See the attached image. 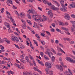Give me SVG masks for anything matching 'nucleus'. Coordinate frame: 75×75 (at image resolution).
Instances as JSON below:
<instances>
[{"mask_svg":"<svg viewBox=\"0 0 75 75\" xmlns=\"http://www.w3.org/2000/svg\"><path fill=\"white\" fill-rule=\"evenodd\" d=\"M43 19L42 18H39V19H37V18H34V20H35L37 22H39V21H41V22H44V21H46L47 20V18H46V17L44 15L42 16Z\"/></svg>","mask_w":75,"mask_h":75,"instance_id":"obj_1","label":"nucleus"},{"mask_svg":"<svg viewBox=\"0 0 75 75\" xmlns=\"http://www.w3.org/2000/svg\"><path fill=\"white\" fill-rule=\"evenodd\" d=\"M61 5L62 7L60 8V10L62 11H63V12L67 11V9H66L67 8V7H66L63 4H62Z\"/></svg>","mask_w":75,"mask_h":75,"instance_id":"obj_2","label":"nucleus"},{"mask_svg":"<svg viewBox=\"0 0 75 75\" xmlns=\"http://www.w3.org/2000/svg\"><path fill=\"white\" fill-rule=\"evenodd\" d=\"M46 74H50V75H53V71H50L49 70V69L48 68H46Z\"/></svg>","mask_w":75,"mask_h":75,"instance_id":"obj_3","label":"nucleus"},{"mask_svg":"<svg viewBox=\"0 0 75 75\" xmlns=\"http://www.w3.org/2000/svg\"><path fill=\"white\" fill-rule=\"evenodd\" d=\"M66 59L67 61L70 62H72L74 64H75V60L73 59H71V58L69 57H67L66 58Z\"/></svg>","mask_w":75,"mask_h":75,"instance_id":"obj_4","label":"nucleus"},{"mask_svg":"<svg viewBox=\"0 0 75 75\" xmlns=\"http://www.w3.org/2000/svg\"><path fill=\"white\" fill-rule=\"evenodd\" d=\"M68 71H66L64 72V74L66 75H73L72 74V72L70 70V69H68Z\"/></svg>","mask_w":75,"mask_h":75,"instance_id":"obj_5","label":"nucleus"},{"mask_svg":"<svg viewBox=\"0 0 75 75\" xmlns=\"http://www.w3.org/2000/svg\"><path fill=\"white\" fill-rule=\"evenodd\" d=\"M45 66L47 67V68H51V64L50 63L46 62L45 63Z\"/></svg>","mask_w":75,"mask_h":75,"instance_id":"obj_6","label":"nucleus"},{"mask_svg":"<svg viewBox=\"0 0 75 75\" xmlns=\"http://www.w3.org/2000/svg\"><path fill=\"white\" fill-rule=\"evenodd\" d=\"M65 16H64V18L66 20H70V16H69V14H68L67 13H65L64 14Z\"/></svg>","mask_w":75,"mask_h":75,"instance_id":"obj_7","label":"nucleus"},{"mask_svg":"<svg viewBox=\"0 0 75 75\" xmlns=\"http://www.w3.org/2000/svg\"><path fill=\"white\" fill-rule=\"evenodd\" d=\"M56 68L58 69H60V71H63V68L62 67V66L61 65H60V67L58 65H57L56 66Z\"/></svg>","mask_w":75,"mask_h":75,"instance_id":"obj_8","label":"nucleus"},{"mask_svg":"<svg viewBox=\"0 0 75 75\" xmlns=\"http://www.w3.org/2000/svg\"><path fill=\"white\" fill-rule=\"evenodd\" d=\"M57 50L58 51H59V50L60 51L62 52V53H64L65 54V52L62 50V49L61 48L59 47L58 46H57Z\"/></svg>","mask_w":75,"mask_h":75,"instance_id":"obj_9","label":"nucleus"},{"mask_svg":"<svg viewBox=\"0 0 75 75\" xmlns=\"http://www.w3.org/2000/svg\"><path fill=\"white\" fill-rule=\"evenodd\" d=\"M7 2H8V3L7 4L8 5V6H11L10 5V4L9 3L11 4H12V5H13V2H12V1H11V0H7Z\"/></svg>","mask_w":75,"mask_h":75,"instance_id":"obj_10","label":"nucleus"},{"mask_svg":"<svg viewBox=\"0 0 75 75\" xmlns=\"http://www.w3.org/2000/svg\"><path fill=\"white\" fill-rule=\"evenodd\" d=\"M51 9H52L53 10H56L58 11V10H59V8H55L54 7H51Z\"/></svg>","mask_w":75,"mask_h":75,"instance_id":"obj_11","label":"nucleus"},{"mask_svg":"<svg viewBox=\"0 0 75 75\" xmlns=\"http://www.w3.org/2000/svg\"><path fill=\"white\" fill-rule=\"evenodd\" d=\"M52 1L53 2H54V3H55V4H57L58 7H59V6H60V4H59V3H58L57 1L54 0H52Z\"/></svg>","mask_w":75,"mask_h":75,"instance_id":"obj_12","label":"nucleus"},{"mask_svg":"<svg viewBox=\"0 0 75 75\" xmlns=\"http://www.w3.org/2000/svg\"><path fill=\"white\" fill-rule=\"evenodd\" d=\"M61 28L62 29V30H65V31H67V32H68V31H69V30L68 29L66 28L62 27Z\"/></svg>","mask_w":75,"mask_h":75,"instance_id":"obj_13","label":"nucleus"},{"mask_svg":"<svg viewBox=\"0 0 75 75\" xmlns=\"http://www.w3.org/2000/svg\"><path fill=\"white\" fill-rule=\"evenodd\" d=\"M51 61L52 62H55V57L54 56H52L51 58Z\"/></svg>","mask_w":75,"mask_h":75,"instance_id":"obj_14","label":"nucleus"},{"mask_svg":"<svg viewBox=\"0 0 75 75\" xmlns=\"http://www.w3.org/2000/svg\"><path fill=\"white\" fill-rule=\"evenodd\" d=\"M14 39L16 42H18V41H19V39H18V38L17 37H14Z\"/></svg>","mask_w":75,"mask_h":75,"instance_id":"obj_15","label":"nucleus"},{"mask_svg":"<svg viewBox=\"0 0 75 75\" xmlns=\"http://www.w3.org/2000/svg\"><path fill=\"white\" fill-rule=\"evenodd\" d=\"M59 25H62V26H64L65 25V24L62 22H59Z\"/></svg>","mask_w":75,"mask_h":75,"instance_id":"obj_16","label":"nucleus"},{"mask_svg":"<svg viewBox=\"0 0 75 75\" xmlns=\"http://www.w3.org/2000/svg\"><path fill=\"white\" fill-rule=\"evenodd\" d=\"M27 13H28H28H32V14H33L34 13V11H32V10L29 9L28 11H27Z\"/></svg>","mask_w":75,"mask_h":75,"instance_id":"obj_17","label":"nucleus"},{"mask_svg":"<svg viewBox=\"0 0 75 75\" xmlns=\"http://www.w3.org/2000/svg\"><path fill=\"white\" fill-rule=\"evenodd\" d=\"M26 21L27 23H28V24H29V25H32L31 22V21H30L29 20H27Z\"/></svg>","mask_w":75,"mask_h":75,"instance_id":"obj_18","label":"nucleus"},{"mask_svg":"<svg viewBox=\"0 0 75 75\" xmlns=\"http://www.w3.org/2000/svg\"><path fill=\"white\" fill-rule=\"evenodd\" d=\"M56 30L57 31V32H60V33L61 34H64V33H61V30L58 29V28H57Z\"/></svg>","mask_w":75,"mask_h":75,"instance_id":"obj_19","label":"nucleus"},{"mask_svg":"<svg viewBox=\"0 0 75 75\" xmlns=\"http://www.w3.org/2000/svg\"><path fill=\"white\" fill-rule=\"evenodd\" d=\"M39 41L40 42L42 43V44L43 45H45V43L44 42V41H42L41 40H40Z\"/></svg>","mask_w":75,"mask_h":75,"instance_id":"obj_20","label":"nucleus"},{"mask_svg":"<svg viewBox=\"0 0 75 75\" xmlns=\"http://www.w3.org/2000/svg\"><path fill=\"white\" fill-rule=\"evenodd\" d=\"M22 27L23 29H26V24H24L22 26Z\"/></svg>","mask_w":75,"mask_h":75,"instance_id":"obj_21","label":"nucleus"},{"mask_svg":"<svg viewBox=\"0 0 75 75\" xmlns=\"http://www.w3.org/2000/svg\"><path fill=\"white\" fill-rule=\"evenodd\" d=\"M14 65L16 66V67H18V68H20V69H21V68L20 67V65H19L18 64H14Z\"/></svg>","mask_w":75,"mask_h":75,"instance_id":"obj_22","label":"nucleus"},{"mask_svg":"<svg viewBox=\"0 0 75 75\" xmlns=\"http://www.w3.org/2000/svg\"><path fill=\"white\" fill-rule=\"evenodd\" d=\"M49 17L50 18H52V17H53V16H54V14H53V13H52L50 14Z\"/></svg>","mask_w":75,"mask_h":75,"instance_id":"obj_23","label":"nucleus"},{"mask_svg":"<svg viewBox=\"0 0 75 75\" xmlns=\"http://www.w3.org/2000/svg\"><path fill=\"white\" fill-rule=\"evenodd\" d=\"M43 32H45L46 33H47V34H48L49 35H50V36H51V34H50V33L49 32L47 31H44L42 30Z\"/></svg>","mask_w":75,"mask_h":75,"instance_id":"obj_24","label":"nucleus"},{"mask_svg":"<svg viewBox=\"0 0 75 75\" xmlns=\"http://www.w3.org/2000/svg\"><path fill=\"white\" fill-rule=\"evenodd\" d=\"M20 47L21 48V49H24V48H25L24 45L21 44L20 45Z\"/></svg>","mask_w":75,"mask_h":75,"instance_id":"obj_25","label":"nucleus"},{"mask_svg":"<svg viewBox=\"0 0 75 75\" xmlns=\"http://www.w3.org/2000/svg\"><path fill=\"white\" fill-rule=\"evenodd\" d=\"M44 57L45 58V59H47V60H49V59H50L49 58H48L46 55H44Z\"/></svg>","mask_w":75,"mask_h":75,"instance_id":"obj_26","label":"nucleus"},{"mask_svg":"<svg viewBox=\"0 0 75 75\" xmlns=\"http://www.w3.org/2000/svg\"><path fill=\"white\" fill-rule=\"evenodd\" d=\"M44 33H45V32H44V33H42L40 34L41 36H42V37H45L46 36L45 35V34Z\"/></svg>","mask_w":75,"mask_h":75,"instance_id":"obj_27","label":"nucleus"},{"mask_svg":"<svg viewBox=\"0 0 75 75\" xmlns=\"http://www.w3.org/2000/svg\"><path fill=\"white\" fill-rule=\"evenodd\" d=\"M5 26L6 27H7V28H8L9 29H10V25H9V24H8V23H7V24H6Z\"/></svg>","mask_w":75,"mask_h":75,"instance_id":"obj_28","label":"nucleus"},{"mask_svg":"<svg viewBox=\"0 0 75 75\" xmlns=\"http://www.w3.org/2000/svg\"><path fill=\"white\" fill-rule=\"evenodd\" d=\"M25 60L27 62H29V59L28 58V57L26 56L25 57Z\"/></svg>","mask_w":75,"mask_h":75,"instance_id":"obj_29","label":"nucleus"},{"mask_svg":"<svg viewBox=\"0 0 75 75\" xmlns=\"http://www.w3.org/2000/svg\"><path fill=\"white\" fill-rule=\"evenodd\" d=\"M4 8H3L1 9V13H3V12H4Z\"/></svg>","mask_w":75,"mask_h":75,"instance_id":"obj_30","label":"nucleus"},{"mask_svg":"<svg viewBox=\"0 0 75 75\" xmlns=\"http://www.w3.org/2000/svg\"><path fill=\"white\" fill-rule=\"evenodd\" d=\"M39 64L41 65H42V66H44V63L42 61H41L40 62H39Z\"/></svg>","mask_w":75,"mask_h":75,"instance_id":"obj_31","label":"nucleus"},{"mask_svg":"<svg viewBox=\"0 0 75 75\" xmlns=\"http://www.w3.org/2000/svg\"><path fill=\"white\" fill-rule=\"evenodd\" d=\"M20 61L21 62H23V63H24V64H25L26 63V62L25 60H24L23 59H20Z\"/></svg>","mask_w":75,"mask_h":75,"instance_id":"obj_32","label":"nucleus"},{"mask_svg":"<svg viewBox=\"0 0 75 75\" xmlns=\"http://www.w3.org/2000/svg\"><path fill=\"white\" fill-rule=\"evenodd\" d=\"M47 4L48 6H50L52 5V4H51V3L50 2H47Z\"/></svg>","mask_w":75,"mask_h":75,"instance_id":"obj_33","label":"nucleus"},{"mask_svg":"<svg viewBox=\"0 0 75 75\" xmlns=\"http://www.w3.org/2000/svg\"><path fill=\"white\" fill-rule=\"evenodd\" d=\"M71 32H72L73 33L74 32V31H75V30L74 29V28H73L72 27H71Z\"/></svg>","mask_w":75,"mask_h":75,"instance_id":"obj_34","label":"nucleus"},{"mask_svg":"<svg viewBox=\"0 0 75 75\" xmlns=\"http://www.w3.org/2000/svg\"><path fill=\"white\" fill-rule=\"evenodd\" d=\"M52 11L51 10H50L49 11L48 13V15H50V14H51V13H52Z\"/></svg>","mask_w":75,"mask_h":75,"instance_id":"obj_35","label":"nucleus"},{"mask_svg":"<svg viewBox=\"0 0 75 75\" xmlns=\"http://www.w3.org/2000/svg\"><path fill=\"white\" fill-rule=\"evenodd\" d=\"M70 6H71L72 8H74V4H70Z\"/></svg>","mask_w":75,"mask_h":75,"instance_id":"obj_36","label":"nucleus"},{"mask_svg":"<svg viewBox=\"0 0 75 75\" xmlns=\"http://www.w3.org/2000/svg\"><path fill=\"white\" fill-rule=\"evenodd\" d=\"M26 27H27V28L29 29V30H30V31H32V29L30 27H29V26H27Z\"/></svg>","mask_w":75,"mask_h":75,"instance_id":"obj_37","label":"nucleus"},{"mask_svg":"<svg viewBox=\"0 0 75 75\" xmlns=\"http://www.w3.org/2000/svg\"><path fill=\"white\" fill-rule=\"evenodd\" d=\"M42 1L45 4H46V3H47V2H48V1L47 0H43V1Z\"/></svg>","mask_w":75,"mask_h":75,"instance_id":"obj_38","label":"nucleus"},{"mask_svg":"<svg viewBox=\"0 0 75 75\" xmlns=\"http://www.w3.org/2000/svg\"><path fill=\"white\" fill-rule=\"evenodd\" d=\"M35 37H36L37 38H40V36H38V35L35 34Z\"/></svg>","mask_w":75,"mask_h":75,"instance_id":"obj_39","label":"nucleus"},{"mask_svg":"<svg viewBox=\"0 0 75 75\" xmlns=\"http://www.w3.org/2000/svg\"><path fill=\"white\" fill-rule=\"evenodd\" d=\"M4 51H5L4 49H1L0 50V53H1V52H4Z\"/></svg>","mask_w":75,"mask_h":75,"instance_id":"obj_40","label":"nucleus"},{"mask_svg":"<svg viewBox=\"0 0 75 75\" xmlns=\"http://www.w3.org/2000/svg\"><path fill=\"white\" fill-rule=\"evenodd\" d=\"M25 55H21L20 56V58H21V59H24V57Z\"/></svg>","mask_w":75,"mask_h":75,"instance_id":"obj_41","label":"nucleus"},{"mask_svg":"<svg viewBox=\"0 0 75 75\" xmlns=\"http://www.w3.org/2000/svg\"><path fill=\"white\" fill-rule=\"evenodd\" d=\"M60 4H63L62 3H64V0H61L60 1Z\"/></svg>","mask_w":75,"mask_h":75,"instance_id":"obj_42","label":"nucleus"},{"mask_svg":"<svg viewBox=\"0 0 75 75\" xmlns=\"http://www.w3.org/2000/svg\"><path fill=\"white\" fill-rule=\"evenodd\" d=\"M14 45H15L16 48H18V49H20V47H18V45H17L16 44H14Z\"/></svg>","mask_w":75,"mask_h":75,"instance_id":"obj_43","label":"nucleus"},{"mask_svg":"<svg viewBox=\"0 0 75 75\" xmlns=\"http://www.w3.org/2000/svg\"><path fill=\"white\" fill-rule=\"evenodd\" d=\"M33 27H35V28H38V26H37V25H33Z\"/></svg>","mask_w":75,"mask_h":75,"instance_id":"obj_44","label":"nucleus"},{"mask_svg":"<svg viewBox=\"0 0 75 75\" xmlns=\"http://www.w3.org/2000/svg\"><path fill=\"white\" fill-rule=\"evenodd\" d=\"M27 74L28 75H33V74H32V73L31 72H27Z\"/></svg>","mask_w":75,"mask_h":75,"instance_id":"obj_45","label":"nucleus"},{"mask_svg":"<svg viewBox=\"0 0 75 75\" xmlns=\"http://www.w3.org/2000/svg\"><path fill=\"white\" fill-rule=\"evenodd\" d=\"M71 17L73 18H75V15L74 14H72L71 15Z\"/></svg>","mask_w":75,"mask_h":75,"instance_id":"obj_46","label":"nucleus"},{"mask_svg":"<svg viewBox=\"0 0 75 75\" xmlns=\"http://www.w3.org/2000/svg\"><path fill=\"white\" fill-rule=\"evenodd\" d=\"M6 63V61H2V63H1V64H5Z\"/></svg>","mask_w":75,"mask_h":75,"instance_id":"obj_47","label":"nucleus"},{"mask_svg":"<svg viewBox=\"0 0 75 75\" xmlns=\"http://www.w3.org/2000/svg\"><path fill=\"white\" fill-rule=\"evenodd\" d=\"M55 43L56 44H58L59 43V41H58V40H56L55 41Z\"/></svg>","mask_w":75,"mask_h":75,"instance_id":"obj_48","label":"nucleus"},{"mask_svg":"<svg viewBox=\"0 0 75 75\" xmlns=\"http://www.w3.org/2000/svg\"><path fill=\"white\" fill-rule=\"evenodd\" d=\"M13 9H17V8L16 7L14 6V5L13 6Z\"/></svg>","mask_w":75,"mask_h":75,"instance_id":"obj_49","label":"nucleus"},{"mask_svg":"<svg viewBox=\"0 0 75 75\" xmlns=\"http://www.w3.org/2000/svg\"><path fill=\"white\" fill-rule=\"evenodd\" d=\"M33 63H34V66H36V63L34 60L33 61Z\"/></svg>","mask_w":75,"mask_h":75,"instance_id":"obj_50","label":"nucleus"},{"mask_svg":"<svg viewBox=\"0 0 75 75\" xmlns=\"http://www.w3.org/2000/svg\"><path fill=\"white\" fill-rule=\"evenodd\" d=\"M38 15L37 14H36L35 15H34V14H33V16H32L33 18H34L35 17H36Z\"/></svg>","mask_w":75,"mask_h":75,"instance_id":"obj_51","label":"nucleus"},{"mask_svg":"<svg viewBox=\"0 0 75 75\" xmlns=\"http://www.w3.org/2000/svg\"><path fill=\"white\" fill-rule=\"evenodd\" d=\"M21 0H16V1L17 3H18V4H19V2L18 1H20Z\"/></svg>","mask_w":75,"mask_h":75,"instance_id":"obj_52","label":"nucleus"},{"mask_svg":"<svg viewBox=\"0 0 75 75\" xmlns=\"http://www.w3.org/2000/svg\"><path fill=\"white\" fill-rule=\"evenodd\" d=\"M20 15H21V16H25V14L22 13H20Z\"/></svg>","mask_w":75,"mask_h":75,"instance_id":"obj_53","label":"nucleus"},{"mask_svg":"<svg viewBox=\"0 0 75 75\" xmlns=\"http://www.w3.org/2000/svg\"><path fill=\"white\" fill-rule=\"evenodd\" d=\"M71 23L73 24V25H75V21H71Z\"/></svg>","mask_w":75,"mask_h":75,"instance_id":"obj_54","label":"nucleus"},{"mask_svg":"<svg viewBox=\"0 0 75 75\" xmlns=\"http://www.w3.org/2000/svg\"><path fill=\"white\" fill-rule=\"evenodd\" d=\"M6 42H7V44H10V41L9 40H8L7 41H6Z\"/></svg>","mask_w":75,"mask_h":75,"instance_id":"obj_55","label":"nucleus"},{"mask_svg":"<svg viewBox=\"0 0 75 75\" xmlns=\"http://www.w3.org/2000/svg\"><path fill=\"white\" fill-rule=\"evenodd\" d=\"M14 33L15 34V35H19V34L17 33V32H14Z\"/></svg>","mask_w":75,"mask_h":75,"instance_id":"obj_56","label":"nucleus"},{"mask_svg":"<svg viewBox=\"0 0 75 75\" xmlns=\"http://www.w3.org/2000/svg\"><path fill=\"white\" fill-rule=\"evenodd\" d=\"M57 55H59V56H61L62 55V53H57Z\"/></svg>","mask_w":75,"mask_h":75,"instance_id":"obj_57","label":"nucleus"},{"mask_svg":"<svg viewBox=\"0 0 75 75\" xmlns=\"http://www.w3.org/2000/svg\"><path fill=\"white\" fill-rule=\"evenodd\" d=\"M65 33L66 34H67V35H71V33H69V32H65Z\"/></svg>","mask_w":75,"mask_h":75,"instance_id":"obj_58","label":"nucleus"},{"mask_svg":"<svg viewBox=\"0 0 75 75\" xmlns=\"http://www.w3.org/2000/svg\"><path fill=\"white\" fill-rule=\"evenodd\" d=\"M38 10H39L40 11H42V8H41L40 7H38Z\"/></svg>","mask_w":75,"mask_h":75,"instance_id":"obj_59","label":"nucleus"},{"mask_svg":"<svg viewBox=\"0 0 75 75\" xmlns=\"http://www.w3.org/2000/svg\"><path fill=\"white\" fill-rule=\"evenodd\" d=\"M21 52L22 55H25L24 54V53L23 51H21Z\"/></svg>","mask_w":75,"mask_h":75,"instance_id":"obj_60","label":"nucleus"},{"mask_svg":"<svg viewBox=\"0 0 75 75\" xmlns=\"http://www.w3.org/2000/svg\"><path fill=\"white\" fill-rule=\"evenodd\" d=\"M23 75H28L27 74V72L26 73L25 72H23Z\"/></svg>","mask_w":75,"mask_h":75,"instance_id":"obj_61","label":"nucleus"},{"mask_svg":"<svg viewBox=\"0 0 75 75\" xmlns=\"http://www.w3.org/2000/svg\"><path fill=\"white\" fill-rule=\"evenodd\" d=\"M4 42V41H3L2 39H1V40H0V43H3Z\"/></svg>","mask_w":75,"mask_h":75,"instance_id":"obj_62","label":"nucleus"},{"mask_svg":"<svg viewBox=\"0 0 75 75\" xmlns=\"http://www.w3.org/2000/svg\"><path fill=\"white\" fill-rule=\"evenodd\" d=\"M50 30L52 32H54L55 30H54V29L52 28Z\"/></svg>","mask_w":75,"mask_h":75,"instance_id":"obj_63","label":"nucleus"},{"mask_svg":"<svg viewBox=\"0 0 75 75\" xmlns=\"http://www.w3.org/2000/svg\"><path fill=\"white\" fill-rule=\"evenodd\" d=\"M65 25H68V22H66L65 23Z\"/></svg>","mask_w":75,"mask_h":75,"instance_id":"obj_64","label":"nucleus"}]
</instances>
